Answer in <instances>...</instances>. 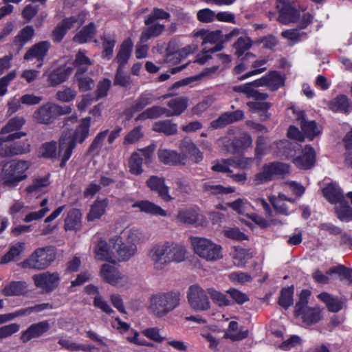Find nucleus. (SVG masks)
Listing matches in <instances>:
<instances>
[{
	"label": "nucleus",
	"instance_id": "obj_1",
	"mask_svg": "<svg viewBox=\"0 0 352 352\" xmlns=\"http://www.w3.org/2000/svg\"><path fill=\"white\" fill-rule=\"evenodd\" d=\"M91 118L87 117L81 120L80 125L73 134L64 131L59 140L58 155L62 158L60 166L64 167L70 158L73 149L77 143H82L89 136Z\"/></svg>",
	"mask_w": 352,
	"mask_h": 352
},
{
	"label": "nucleus",
	"instance_id": "obj_2",
	"mask_svg": "<svg viewBox=\"0 0 352 352\" xmlns=\"http://www.w3.org/2000/svg\"><path fill=\"white\" fill-rule=\"evenodd\" d=\"M180 298L179 292L155 294L151 298L150 309L156 316H164L179 306Z\"/></svg>",
	"mask_w": 352,
	"mask_h": 352
},
{
	"label": "nucleus",
	"instance_id": "obj_3",
	"mask_svg": "<svg viewBox=\"0 0 352 352\" xmlns=\"http://www.w3.org/2000/svg\"><path fill=\"white\" fill-rule=\"evenodd\" d=\"M191 244L195 253L207 261L214 262L223 258L222 247L208 239L192 237Z\"/></svg>",
	"mask_w": 352,
	"mask_h": 352
},
{
	"label": "nucleus",
	"instance_id": "obj_4",
	"mask_svg": "<svg viewBox=\"0 0 352 352\" xmlns=\"http://www.w3.org/2000/svg\"><path fill=\"white\" fill-rule=\"evenodd\" d=\"M29 166V162L23 160H12L6 163L0 175L2 184L6 186H15L26 177L24 173Z\"/></svg>",
	"mask_w": 352,
	"mask_h": 352
},
{
	"label": "nucleus",
	"instance_id": "obj_5",
	"mask_svg": "<svg viewBox=\"0 0 352 352\" xmlns=\"http://www.w3.org/2000/svg\"><path fill=\"white\" fill-rule=\"evenodd\" d=\"M55 258L56 253L52 248H38L19 265L23 269L43 270L49 267Z\"/></svg>",
	"mask_w": 352,
	"mask_h": 352
},
{
	"label": "nucleus",
	"instance_id": "obj_6",
	"mask_svg": "<svg viewBox=\"0 0 352 352\" xmlns=\"http://www.w3.org/2000/svg\"><path fill=\"white\" fill-rule=\"evenodd\" d=\"M208 295V289L205 290L197 284L190 285L187 292V299L190 307L197 311L209 310L210 302Z\"/></svg>",
	"mask_w": 352,
	"mask_h": 352
},
{
	"label": "nucleus",
	"instance_id": "obj_7",
	"mask_svg": "<svg viewBox=\"0 0 352 352\" xmlns=\"http://www.w3.org/2000/svg\"><path fill=\"white\" fill-rule=\"evenodd\" d=\"M290 173V167L288 164L274 162L263 165L261 172L255 176V179L259 184L272 180L276 176H285Z\"/></svg>",
	"mask_w": 352,
	"mask_h": 352
},
{
	"label": "nucleus",
	"instance_id": "obj_8",
	"mask_svg": "<svg viewBox=\"0 0 352 352\" xmlns=\"http://www.w3.org/2000/svg\"><path fill=\"white\" fill-rule=\"evenodd\" d=\"M102 278L109 284L116 287H124L130 283V278L122 274L115 266L103 264L100 270Z\"/></svg>",
	"mask_w": 352,
	"mask_h": 352
},
{
	"label": "nucleus",
	"instance_id": "obj_9",
	"mask_svg": "<svg viewBox=\"0 0 352 352\" xmlns=\"http://www.w3.org/2000/svg\"><path fill=\"white\" fill-rule=\"evenodd\" d=\"M276 8L279 12L278 21L283 24L295 23L300 17V12L288 0H277Z\"/></svg>",
	"mask_w": 352,
	"mask_h": 352
},
{
	"label": "nucleus",
	"instance_id": "obj_10",
	"mask_svg": "<svg viewBox=\"0 0 352 352\" xmlns=\"http://www.w3.org/2000/svg\"><path fill=\"white\" fill-rule=\"evenodd\" d=\"M51 44L49 41H40L27 50L23 58L25 60L36 59L38 62L37 67H41L43 65L44 59L47 56Z\"/></svg>",
	"mask_w": 352,
	"mask_h": 352
},
{
	"label": "nucleus",
	"instance_id": "obj_11",
	"mask_svg": "<svg viewBox=\"0 0 352 352\" xmlns=\"http://www.w3.org/2000/svg\"><path fill=\"white\" fill-rule=\"evenodd\" d=\"M136 233L131 232L125 242L122 243L117 250L118 261H126L130 259L137 252L136 244L138 242Z\"/></svg>",
	"mask_w": 352,
	"mask_h": 352
},
{
	"label": "nucleus",
	"instance_id": "obj_12",
	"mask_svg": "<svg viewBox=\"0 0 352 352\" xmlns=\"http://www.w3.org/2000/svg\"><path fill=\"white\" fill-rule=\"evenodd\" d=\"M32 279L37 287L49 292L54 290L58 286L60 276L57 272L50 273L46 272L34 275Z\"/></svg>",
	"mask_w": 352,
	"mask_h": 352
},
{
	"label": "nucleus",
	"instance_id": "obj_13",
	"mask_svg": "<svg viewBox=\"0 0 352 352\" xmlns=\"http://www.w3.org/2000/svg\"><path fill=\"white\" fill-rule=\"evenodd\" d=\"M166 253L164 243L156 244L150 250L148 256L155 270H162L168 265Z\"/></svg>",
	"mask_w": 352,
	"mask_h": 352
},
{
	"label": "nucleus",
	"instance_id": "obj_14",
	"mask_svg": "<svg viewBox=\"0 0 352 352\" xmlns=\"http://www.w3.org/2000/svg\"><path fill=\"white\" fill-rule=\"evenodd\" d=\"M146 186L151 190L156 192L163 201L169 202L174 199L169 194V187L165 184L164 178L154 175L151 176L146 181Z\"/></svg>",
	"mask_w": 352,
	"mask_h": 352
},
{
	"label": "nucleus",
	"instance_id": "obj_15",
	"mask_svg": "<svg viewBox=\"0 0 352 352\" xmlns=\"http://www.w3.org/2000/svg\"><path fill=\"white\" fill-rule=\"evenodd\" d=\"M50 324L46 320L32 324L22 332L21 340L23 343H26L33 338L43 336L50 329Z\"/></svg>",
	"mask_w": 352,
	"mask_h": 352
},
{
	"label": "nucleus",
	"instance_id": "obj_16",
	"mask_svg": "<svg viewBox=\"0 0 352 352\" xmlns=\"http://www.w3.org/2000/svg\"><path fill=\"white\" fill-rule=\"evenodd\" d=\"M179 154L185 155L186 159L189 157L194 163L198 164L203 160V153L196 146L191 140L184 139L179 144Z\"/></svg>",
	"mask_w": 352,
	"mask_h": 352
},
{
	"label": "nucleus",
	"instance_id": "obj_17",
	"mask_svg": "<svg viewBox=\"0 0 352 352\" xmlns=\"http://www.w3.org/2000/svg\"><path fill=\"white\" fill-rule=\"evenodd\" d=\"M164 245L168 264L170 263H179L185 260L186 250L184 245L168 241L164 243Z\"/></svg>",
	"mask_w": 352,
	"mask_h": 352
},
{
	"label": "nucleus",
	"instance_id": "obj_18",
	"mask_svg": "<svg viewBox=\"0 0 352 352\" xmlns=\"http://www.w3.org/2000/svg\"><path fill=\"white\" fill-rule=\"evenodd\" d=\"M157 155L160 162L165 164L177 166L185 165L186 163V156L175 151L159 149Z\"/></svg>",
	"mask_w": 352,
	"mask_h": 352
},
{
	"label": "nucleus",
	"instance_id": "obj_19",
	"mask_svg": "<svg viewBox=\"0 0 352 352\" xmlns=\"http://www.w3.org/2000/svg\"><path fill=\"white\" fill-rule=\"evenodd\" d=\"M244 119V113L242 110H236L232 112H226L221 114L217 119L213 120L210 125L214 129L223 128L228 124L240 121Z\"/></svg>",
	"mask_w": 352,
	"mask_h": 352
},
{
	"label": "nucleus",
	"instance_id": "obj_20",
	"mask_svg": "<svg viewBox=\"0 0 352 352\" xmlns=\"http://www.w3.org/2000/svg\"><path fill=\"white\" fill-rule=\"evenodd\" d=\"M73 68L70 67H57L47 74V82L51 87H56L65 82L72 74Z\"/></svg>",
	"mask_w": 352,
	"mask_h": 352
},
{
	"label": "nucleus",
	"instance_id": "obj_21",
	"mask_svg": "<svg viewBox=\"0 0 352 352\" xmlns=\"http://www.w3.org/2000/svg\"><path fill=\"white\" fill-rule=\"evenodd\" d=\"M294 164L302 169H309L312 168L316 162V153L313 147L307 145L301 156L294 159Z\"/></svg>",
	"mask_w": 352,
	"mask_h": 352
},
{
	"label": "nucleus",
	"instance_id": "obj_22",
	"mask_svg": "<svg viewBox=\"0 0 352 352\" xmlns=\"http://www.w3.org/2000/svg\"><path fill=\"white\" fill-rule=\"evenodd\" d=\"M134 208H138L140 212L149 215L166 217L167 212L161 206L148 200H142L134 203L132 206Z\"/></svg>",
	"mask_w": 352,
	"mask_h": 352
},
{
	"label": "nucleus",
	"instance_id": "obj_23",
	"mask_svg": "<svg viewBox=\"0 0 352 352\" xmlns=\"http://www.w3.org/2000/svg\"><path fill=\"white\" fill-rule=\"evenodd\" d=\"M297 118L300 121L302 131L310 140L320 133V130L314 121L307 122L305 120L304 111L298 112Z\"/></svg>",
	"mask_w": 352,
	"mask_h": 352
},
{
	"label": "nucleus",
	"instance_id": "obj_24",
	"mask_svg": "<svg viewBox=\"0 0 352 352\" xmlns=\"http://www.w3.org/2000/svg\"><path fill=\"white\" fill-rule=\"evenodd\" d=\"M203 192L209 196L228 195L235 191L233 187H225L212 181H208L202 184Z\"/></svg>",
	"mask_w": 352,
	"mask_h": 352
},
{
	"label": "nucleus",
	"instance_id": "obj_25",
	"mask_svg": "<svg viewBox=\"0 0 352 352\" xmlns=\"http://www.w3.org/2000/svg\"><path fill=\"white\" fill-rule=\"evenodd\" d=\"M169 109H166V117L176 116L182 114L188 107V99L185 97H177L167 102Z\"/></svg>",
	"mask_w": 352,
	"mask_h": 352
},
{
	"label": "nucleus",
	"instance_id": "obj_26",
	"mask_svg": "<svg viewBox=\"0 0 352 352\" xmlns=\"http://www.w3.org/2000/svg\"><path fill=\"white\" fill-rule=\"evenodd\" d=\"M53 104H46L40 107L34 113V119L41 124H48L55 117Z\"/></svg>",
	"mask_w": 352,
	"mask_h": 352
},
{
	"label": "nucleus",
	"instance_id": "obj_27",
	"mask_svg": "<svg viewBox=\"0 0 352 352\" xmlns=\"http://www.w3.org/2000/svg\"><path fill=\"white\" fill-rule=\"evenodd\" d=\"M82 214L80 210L72 208L70 210L65 219L64 228L65 230H79L81 228Z\"/></svg>",
	"mask_w": 352,
	"mask_h": 352
},
{
	"label": "nucleus",
	"instance_id": "obj_28",
	"mask_svg": "<svg viewBox=\"0 0 352 352\" xmlns=\"http://www.w3.org/2000/svg\"><path fill=\"white\" fill-rule=\"evenodd\" d=\"M108 204L109 201L107 199H96L91 206L90 210L87 215V221H93L100 219L104 214Z\"/></svg>",
	"mask_w": 352,
	"mask_h": 352
},
{
	"label": "nucleus",
	"instance_id": "obj_29",
	"mask_svg": "<svg viewBox=\"0 0 352 352\" xmlns=\"http://www.w3.org/2000/svg\"><path fill=\"white\" fill-rule=\"evenodd\" d=\"M247 106L250 111L259 113L262 121L270 118V114L267 111L271 108L272 103L263 100L250 101L247 102Z\"/></svg>",
	"mask_w": 352,
	"mask_h": 352
},
{
	"label": "nucleus",
	"instance_id": "obj_30",
	"mask_svg": "<svg viewBox=\"0 0 352 352\" xmlns=\"http://www.w3.org/2000/svg\"><path fill=\"white\" fill-rule=\"evenodd\" d=\"M296 315L301 316L302 322L309 325L319 322L322 318L321 310L319 307H307L302 311L296 313Z\"/></svg>",
	"mask_w": 352,
	"mask_h": 352
},
{
	"label": "nucleus",
	"instance_id": "obj_31",
	"mask_svg": "<svg viewBox=\"0 0 352 352\" xmlns=\"http://www.w3.org/2000/svg\"><path fill=\"white\" fill-rule=\"evenodd\" d=\"M133 43L131 39H126L121 45L115 60L119 64L118 67L123 68L127 63L132 51Z\"/></svg>",
	"mask_w": 352,
	"mask_h": 352
},
{
	"label": "nucleus",
	"instance_id": "obj_32",
	"mask_svg": "<svg viewBox=\"0 0 352 352\" xmlns=\"http://www.w3.org/2000/svg\"><path fill=\"white\" fill-rule=\"evenodd\" d=\"M153 130L166 135H172L177 133V125L170 120H160L153 124Z\"/></svg>",
	"mask_w": 352,
	"mask_h": 352
},
{
	"label": "nucleus",
	"instance_id": "obj_33",
	"mask_svg": "<svg viewBox=\"0 0 352 352\" xmlns=\"http://www.w3.org/2000/svg\"><path fill=\"white\" fill-rule=\"evenodd\" d=\"M285 199H287V196L281 192H279L277 196L272 195L269 197V201L274 210L280 214L288 216L289 212L288 207L285 203Z\"/></svg>",
	"mask_w": 352,
	"mask_h": 352
},
{
	"label": "nucleus",
	"instance_id": "obj_34",
	"mask_svg": "<svg viewBox=\"0 0 352 352\" xmlns=\"http://www.w3.org/2000/svg\"><path fill=\"white\" fill-rule=\"evenodd\" d=\"M248 330H239L238 331V323L236 321H231L229 327L225 333L224 338L232 341H239L248 336Z\"/></svg>",
	"mask_w": 352,
	"mask_h": 352
},
{
	"label": "nucleus",
	"instance_id": "obj_35",
	"mask_svg": "<svg viewBox=\"0 0 352 352\" xmlns=\"http://www.w3.org/2000/svg\"><path fill=\"white\" fill-rule=\"evenodd\" d=\"M27 286L22 281H12L6 285L2 290V294L6 296H21L26 292Z\"/></svg>",
	"mask_w": 352,
	"mask_h": 352
},
{
	"label": "nucleus",
	"instance_id": "obj_36",
	"mask_svg": "<svg viewBox=\"0 0 352 352\" xmlns=\"http://www.w3.org/2000/svg\"><path fill=\"white\" fill-rule=\"evenodd\" d=\"M322 192L326 199L331 204L344 199L341 189L336 184H329L323 188Z\"/></svg>",
	"mask_w": 352,
	"mask_h": 352
},
{
	"label": "nucleus",
	"instance_id": "obj_37",
	"mask_svg": "<svg viewBox=\"0 0 352 352\" xmlns=\"http://www.w3.org/2000/svg\"><path fill=\"white\" fill-rule=\"evenodd\" d=\"M165 26L159 23L154 22L144 29L140 36L141 43H145L152 37L160 35L164 30Z\"/></svg>",
	"mask_w": 352,
	"mask_h": 352
},
{
	"label": "nucleus",
	"instance_id": "obj_38",
	"mask_svg": "<svg viewBox=\"0 0 352 352\" xmlns=\"http://www.w3.org/2000/svg\"><path fill=\"white\" fill-rule=\"evenodd\" d=\"M154 100L155 98L152 94L148 92L142 93L134 101L133 104L130 107L129 111L131 113L139 112L147 105L151 104Z\"/></svg>",
	"mask_w": 352,
	"mask_h": 352
},
{
	"label": "nucleus",
	"instance_id": "obj_39",
	"mask_svg": "<svg viewBox=\"0 0 352 352\" xmlns=\"http://www.w3.org/2000/svg\"><path fill=\"white\" fill-rule=\"evenodd\" d=\"M34 35V30L32 25H26L21 29L19 34L14 38V43L18 45L19 49H22L23 46L32 40Z\"/></svg>",
	"mask_w": 352,
	"mask_h": 352
},
{
	"label": "nucleus",
	"instance_id": "obj_40",
	"mask_svg": "<svg viewBox=\"0 0 352 352\" xmlns=\"http://www.w3.org/2000/svg\"><path fill=\"white\" fill-rule=\"evenodd\" d=\"M166 109L160 106H153L145 109L135 118L136 121L145 120L147 119H156L163 115L166 116Z\"/></svg>",
	"mask_w": 352,
	"mask_h": 352
},
{
	"label": "nucleus",
	"instance_id": "obj_41",
	"mask_svg": "<svg viewBox=\"0 0 352 352\" xmlns=\"http://www.w3.org/2000/svg\"><path fill=\"white\" fill-rule=\"evenodd\" d=\"M96 258L100 261H107L115 263L108 243L104 240H100L94 250Z\"/></svg>",
	"mask_w": 352,
	"mask_h": 352
},
{
	"label": "nucleus",
	"instance_id": "obj_42",
	"mask_svg": "<svg viewBox=\"0 0 352 352\" xmlns=\"http://www.w3.org/2000/svg\"><path fill=\"white\" fill-rule=\"evenodd\" d=\"M73 64L77 69L74 76H78L84 74L87 71L88 67L90 66L92 63L82 52H78L76 55V58Z\"/></svg>",
	"mask_w": 352,
	"mask_h": 352
},
{
	"label": "nucleus",
	"instance_id": "obj_43",
	"mask_svg": "<svg viewBox=\"0 0 352 352\" xmlns=\"http://www.w3.org/2000/svg\"><path fill=\"white\" fill-rule=\"evenodd\" d=\"M318 297L325 303L328 309L331 312H338L342 309V302L338 298H334L328 293H321Z\"/></svg>",
	"mask_w": 352,
	"mask_h": 352
},
{
	"label": "nucleus",
	"instance_id": "obj_44",
	"mask_svg": "<svg viewBox=\"0 0 352 352\" xmlns=\"http://www.w3.org/2000/svg\"><path fill=\"white\" fill-rule=\"evenodd\" d=\"M30 144L28 140L18 142L8 146L7 153H3V154L7 157L28 153L30 151Z\"/></svg>",
	"mask_w": 352,
	"mask_h": 352
},
{
	"label": "nucleus",
	"instance_id": "obj_45",
	"mask_svg": "<svg viewBox=\"0 0 352 352\" xmlns=\"http://www.w3.org/2000/svg\"><path fill=\"white\" fill-rule=\"evenodd\" d=\"M335 211L338 218L342 221H350L352 220V208L349 206L345 199L337 203Z\"/></svg>",
	"mask_w": 352,
	"mask_h": 352
},
{
	"label": "nucleus",
	"instance_id": "obj_46",
	"mask_svg": "<svg viewBox=\"0 0 352 352\" xmlns=\"http://www.w3.org/2000/svg\"><path fill=\"white\" fill-rule=\"evenodd\" d=\"M208 293L212 302L219 307H227L231 305L233 302L226 296V294L217 291L213 287L208 288Z\"/></svg>",
	"mask_w": 352,
	"mask_h": 352
},
{
	"label": "nucleus",
	"instance_id": "obj_47",
	"mask_svg": "<svg viewBox=\"0 0 352 352\" xmlns=\"http://www.w3.org/2000/svg\"><path fill=\"white\" fill-rule=\"evenodd\" d=\"M95 32V25L94 23H90L74 36V41L79 43L88 42L94 36Z\"/></svg>",
	"mask_w": 352,
	"mask_h": 352
},
{
	"label": "nucleus",
	"instance_id": "obj_48",
	"mask_svg": "<svg viewBox=\"0 0 352 352\" xmlns=\"http://www.w3.org/2000/svg\"><path fill=\"white\" fill-rule=\"evenodd\" d=\"M25 250V243L23 242H18L14 245H12L9 251L1 258V263H8L12 261H14L16 258L20 256V254Z\"/></svg>",
	"mask_w": 352,
	"mask_h": 352
},
{
	"label": "nucleus",
	"instance_id": "obj_49",
	"mask_svg": "<svg viewBox=\"0 0 352 352\" xmlns=\"http://www.w3.org/2000/svg\"><path fill=\"white\" fill-rule=\"evenodd\" d=\"M329 107L333 111H342L347 113L350 104L348 98L343 95H340L334 98L329 104Z\"/></svg>",
	"mask_w": 352,
	"mask_h": 352
},
{
	"label": "nucleus",
	"instance_id": "obj_50",
	"mask_svg": "<svg viewBox=\"0 0 352 352\" xmlns=\"http://www.w3.org/2000/svg\"><path fill=\"white\" fill-rule=\"evenodd\" d=\"M142 158L140 155L136 152L133 153L129 161V171L131 174L139 175L142 173L143 169Z\"/></svg>",
	"mask_w": 352,
	"mask_h": 352
},
{
	"label": "nucleus",
	"instance_id": "obj_51",
	"mask_svg": "<svg viewBox=\"0 0 352 352\" xmlns=\"http://www.w3.org/2000/svg\"><path fill=\"white\" fill-rule=\"evenodd\" d=\"M265 78L267 87L272 91H275L284 85L283 77L277 72H270Z\"/></svg>",
	"mask_w": 352,
	"mask_h": 352
},
{
	"label": "nucleus",
	"instance_id": "obj_52",
	"mask_svg": "<svg viewBox=\"0 0 352 352\" xmlns=\"http://www.w3.org/2000/svg\"><path fill=\"white\" fill-rule=\"evenodd\" d=\"M170 17V14L163 9L154 8L152 12L145 17L144 23L146 25H149L158 19H169Z\"/></svg>",
	"mask_w": 352,
	"mask_h": 352
},
{
	"label": "nucleus",
	"instance_id": "obj_53",
	"mask_svg": "<svg viewBox=\"0 0 352 352\" xmlns=\"http://www.w3.org/2000/svg\"><path fill=\"white\" fill-rule=\"evenodd\" d=\"M252 257L248 250L236 247L233 254L234 264L237 266H243L245 262Z\"/></svg>",
	"mask_w": 352,
	"mask_h": 352
},
{
	"label": "nucleus",
	"instance_id": "obj_54",
	"mask_svg": "<svg viewBox=\"0 0 352 352\" xmlns=\"http://www.w3.org/2000/svg\"><path fill=\"white\" fill-rule=\"evenodd\" d=\"M223 47V43H217L214 47L210 49L206 50L204 48L201 52L197 55L196 62L201 65L205 64L209 59L211 58L212 54L221 51Z\"/></svg>",
	"mask_w": 352,
	"mask_h": 352
},
{
	"label": "nucleus",
	"instance_id": "obj_55",
	"mask_svg": "<svg viewBox=\"0 0 352 352\" xmlns=\"http://www.w3.org/2000/svg\"><path fill=\"white\" fill-rule=\"evenodd\" d=\"M293 287L283 288L278 298L279 305L285 309L290 307L293 304Z\"/></svg>",
	"mask_w": 352,
	"mask_h": 352
},
{
	"label": "nucleus",
	"instance_id": "obj_56",
	"mask_svg": "<svg viewBox=\"0 0 352 352\" xmlns=\"http://www.w3.org/2000/svg\"><path fill=\"white\" fill-rule=\"evenodd\" d=\"M252 41L248 36L239 37L236 42L234 44V48L235 49V54L238 57L241 56L245 52L248 50L252 46Z\"/></svg>",
	"mask_w": 352,
	"mask_h": 352
},
{
	"label": "nucleus",
	"instance_id": "obj_57",
	"mask_svg": "<svg viewBox=\"0 0 352 352\" xmlns=\"http://www.w3.org/2000/svg\"><path fill=\"white\" fill-rule=\"evenodd\" d=\"M25 120L22 117H14L10 119L7 124L4 126L1 130V134L9 133L12 131L20 129L25 124Z\"/></svg>",
	"mask_w": 352,
	"mask_h": 352
},
{
	"label": "nucleus",
	"instance_id": "obj_58",
	"mask_svg": "<svg viewBox=\"0 0 352 352\" xmlns=\"http://www.w3.org/2000/svg\"><path fill=\"white\" fill-rule=\"evenodd\" d=\"M85 17L86 14L81 12L77 16H73L64 19L62 23L67 30L72 28H77L85 21Z\"/></svg>",
	"mask_w": 352,
	"mask_h": 352
},
{
	"label": "nucleus",
	"instance_id": "obj_59",
	"mask_svg": "<svg viewBox=\"0 0 352 352\" xmlns=\"http://www.w3.org/2000/svg\"><path fill=\"white\" fill-rule=\"evenodd\" d=\"M327 274H338L344 279L348 284L352 283V270L345 267L344 265H338L329 269Z\"/></svg>",
	"mask_w": 352,
	"mask_h": 352
},
{
	"label": "nucleus",
	"instance_id": "obj_60",
	"mask_svg": "<svg viewBox=\"0 0 352 352\" xmlns=\"http://www.w3.org/2000/svg\"><path fill=\"white\" fill-rule=\"evenodd\" d=\"M111 86V81L108 78H104L98 82L96 90L95 91V99L98 100L107 96L108 91Z\"/></svg>",
	"mask_w": 352,
	"mask_h": 352
},
{
	"label": "nucleus",
	"instance_id": "obj_61",
	"mask_svg": "<svg viewBox=\"0 0 352 352\" xmlns=\"http://www.w3.org/2000/svg\"><path fill=\"white\" fill-rule=\"evenodd\" d=\"M74 79L78 82V87L80 91H87L94 87L95 82L89 76H85L84 74L78 76H74Z\"/></svg>",
	"mask_w": 352,
	"mask_h": 352
},
{
	"label": "nucleus",
	"instance_id": "obj_62",
	"mask_svg": "<svg viewBox=\"0 0 352 352\" xmlns=\"http://www.w3.org/2000/svg\"><path fill=\"white\" fill-rule=\"evenodd\" d=\"M177 219L184 223L192 224L196 223L198 219L197 214L193 210H182L178 212Z\"/></svg>",
	"mask_w": 352,
	"mask_h": 352
},
{
	"label": "nucleus",
	"instance_id": "obj_63",
	"mask_svg": "<svg viewBox=\"0 0 352 352\" xmlns=\"http://www.w3.org/2000/svg\"><path fill=\"white\" fill-rule=\"evenodd\" d=\"M232 159H221L213 162L211 169L219 173H232L230 167L232 166Z\"/></svg>",
	"mask_w": 352,
	"mask_h": 352
},
{
	"label": "nucleus",
	"instance_id": "obj_64",
	"mask_svg": "<svg viewBox=\"0 0 352 352\" xmlns=\"http://www.w3.org/2000/svg\"><path fill=\"white\" fill-rule=\"evenodd\" d=\"M56 142H50L44 143L39 149L41 156L46 158H54L56 156Z\"/></svg>",
	"mask_w": 352,
	"mask_h": 352
}]
</instances>
